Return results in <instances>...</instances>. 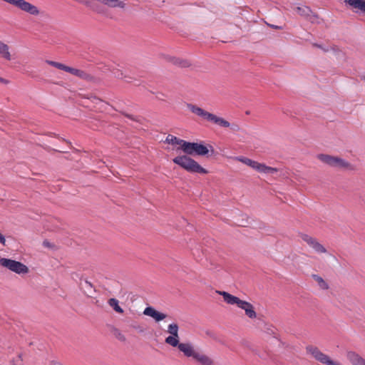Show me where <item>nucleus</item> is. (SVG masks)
<instances>
[{
	"instance_id": "1",
	"label": "nucleus",
	"mask_w": 365,
	"mask_h": 365,
	"mask_svg": "<svg viewBox=\"0 0 365 365\" xmlns=\"http://www.w3.org/2000/svg\"><path fill=\"white\" fill-rule=\"evenodd\" d=\"M185 155H178L173 159L175 164L179 165L186 171L192 173L207 174L208 171L202 168L197 161L189 155L205 156L214 153V148L211 145L191 143L186 141L182 150Z\"/></svg>"
},
{
	"instance_id": "2",
	"label": "nucleus",
	"mask_w": 365,
	"mask_h": 365,
	"mask_svg": "<svg viewBox=\"0 0 365 365\" xmlns=\"http://www.w3.org/2000/svg\"><path fill=\"white\" fill-rule=\"evenodd\" d=\"M187 108L190 110V112L195 114L196 115L201 117L207 121L212 122L220 127L231 128L234 130H237L239 129L238 125H231L230 123L227 120L209 113L195 104L188 103L187 105Z\"/></svg>"
},
{
	"instance_id": "3",
	"label": "nucleus",
	"mask_w": 365,
	"mask_h": 365,
	"mask_svg": "<svg viewBox=\"0 0 365 365\" xmlns=\"http://www.w3.org/2000/svg\"><path fill=\"white\" fill-rule=\"evenodd\" d=\"M217 293L222 296L224 301L228 304H236L239 308L243 309L246 316L250 319H252L257 317V313L251 303L242 300L240 298L224 291H219Z\"/></svg>"
},
{
	"instance_id": "4",
	"label": "nucleus",
	"mask_w": 365,
	"mask_h": 365,
	"mask_svg": "<svg viewBox=\"0 0 365 365\" xmlns=\"http://www.w3.org/2000/svg\"><path fill=\"white\" fill-rule=\"evenodd\" d=\"M179 350L187 357H192L201 365H213L214 361L209 356L196 350L191 344H180Z\"/></svg>"
},
{
	"instance_id": "5",
	"label": "nucleus",
	"mask_w": 365,
	"mask_h": 365,
	"mask_svg": "<svg viewBox=\"0 0 365 365\" xmlns=\"http://www.w3.org/2000/svg\"><path fill=\"white\" fill-rule=\"evenodd\" d=\"M317 159L323 163L338 170L350 171L354 170V167L351 163L338 156L327 154H319L317 155Z\"/></svg>"
},
{
	"instance_id": "6",
	"label": "nucleus",
	"mask_w": 365,
	"mask_h": 365,
	"mask_svg": "<svg viewBox=\"0 0 365 365\" xmlns=\"http://www.w3.org/2000/svg\"><path fill=\"white\" fill-rule=\"evenodd\" d=\"M232 159L247 165L260 173L274 174L278 172V169L276 168L267 166L264 163H261L243 156L234 157Z\"/></svg>"
},
{
	"instance_id": "7",
	"label": "nucleus",
	"mask_w": 365,
	"mask_h": 365,
	"mask_svg": "<svg viewBox=\"0 0 365 365\" xmlns=\"http://www.w3.org/2000/svg\"><path fill=\"white\" fill-rule=\"evenodd\" d=\"M0 266L18 274H26L29 272V267L21 262L0 257Z\"/></svg>"
},
{
	"instance_id": "8",
	"label": "nucleus",
	"mask_w": 365,
	"mask_h": 365,
	"mask_svg": "<svg viewBox=\"0 0 365 365\" xmlns=\"http://www.w3.org/2000/svg\"><path fill=\"white\" fill-rule=\"evenodd\" d=\"M307 354L316 361L325 365H341L339 362L332 360L328 355L323 353L318 347L309 345L306 347Z\"/></svg>"
},
{
	"instance_id": "9",
	"label": "nucleus",
	"mask_w": 365,
	"mask_h": 365,
	"mask_svg": "<svg viewBox=\"0 0 365 365\" xmlns=\"http://www.w3.org/2000/svg\"><path fill=\"white\" fill-rule=\"evenodd\" d=\"M291 8L296 14L301 16L306 20L312 23L319 22L317 15L313 13L309 7L301 4H293L291 6Z\"/></svg>"
},
{
	"instance_id": "10",
	"label": "nucleus",
	"mask_w": 365,
	"mask_h": 365,
	"mask_svg": "<svg viewBox=\"0 0 365 365\" xmlns=\"http://www.w3.org/2000/svg\"><path fill=\"white\" fill-rule=\"evenodd\" d=\"M178 330L179 328L177 324L173 323L169 324L167 331L170 334V335L166 337L165 341L166 344L170 345L171 346H178L179 349V346H180L181 343L179 342Z\"/></svg>"
},
{
	"instance_id": "11",
	"label": "nucleus",
	"mask_w": 365,
	"mask_h": 365,
	"mask_svg": "<svg viewBox=\"0 0 365 365\" xmlns=\"http://www.w3.org/2000/svg\"><path fill=\"white\" fill-rule=\"evenodd\" d=\"M301 239L312 247L317 253H326L327 249L314 237L307 234H301Z\"/></svg>"
},
{
	"instance_id": "12",
	"label": "nucleus",
	"mask_w": 365,
	"mask_h": 365,
	"mask_svg": "<svg viewBox=\"0 0 365 365\" xmlns=\"http://www.w3.org/2000/svg\"><path fill=\"white\" fill-rule=\"evenodd\" d=\"M164 58L165 61L170 63V66L175 67H181V68H188L190 66H195V65L192 64L190 61L187 59H183L180 58L170 56H164Z\"/></svg>"
},
{
	"instance_id": "13",
	"label": "nucleus",
	"mask_w": 365,
	"mask_h": 365,
	"mask_svg": "<svg viewBox=\"0 0 365 365\" xmlns=\"http://www.w3.org/2000/svg\"><path fill=\"white\" fill-rule=\"evenodd\" d=\"M143 314L152 317L157 322L165 319L167 317L165 314L157 311L152 307H146L143 311Z\"/></svg>"
},
{
	"instance_id": "14",
	"label": "nucleus",
	"mask_w": 365,
	"mask_h": 365,
	"mask_svg": "<svg viewBox=\"0 0 365 365\" xmlns=\"http://www.w3.org/2000/svg\"><path fill=\"white\" fill-rule=\"evenodd\" d=\"M346 356L352 365H365V359L354 351H347Z\"/></svg>"
},
{
	"instance_id": "15",
	"label": "nucleus",
	"mask_w": 365,
	"mask_h": 365,
	"mask_svg": "<svg viewBox=\"0 0 365 365\" xmlns=\"http://www.w3.org/2000/svg\"><path fill=\"white\" fill-rule=\"evenodd\" d=\"M314 46H317L322 49L324 52H331L339 60H342L344 58V53L336 46H327L325 48L321 45L317 44H314Z\"/></svg>"
},
{
	"instance_id": "16",
	"label": "nucleus",
	"mask_w": 365,
	"mask_h": 365,
	"mask_svg": "<svg viewBox=\"0 0 365 365\" xmlns=\"http://www.w3.org/2000/svg\"><path fill=\"white\" fill-rule=\"evenodd\" d=\"M0 57L7 61H12L14 59L9 45L1 41H0Z\"/></svg>"
},
{
	"instance_id": "17",
	"label": "nucleus",
	"mask_w": 365,
	"mask_h": 365,
	"mask_svg": "<svg viewBox=\"0 0 365 365\" xmlns=\"http://www.w3.org/2000/svg\"><path fill=\"white\" fill-rule=\"evenodd\" d=\"M186 140L178 138L177 137L173 135H168L166 137L165 143L171 145H178L180 147L179 148L183 150L184 148V143H185Z\"/></svg>"
},
{
	"instance_id": "18",
	"label": "nucleus",
	"mask_w": 365,
	"mask_h": 365,
	"mask_svg": "<svg viewBox=\"0 0 365 365\" xmlns=\"http://www.w3.org/2000/svg\"><path fill=\"white\" fill-rule=\"evenodd\" d=\"M346 2L353 8L357 9L365 14V0H348Z\"/></svg>"
},
{
	"instance_id": "19",
	"label": "nucleus",
	"mask_w": 365,
	"mask_h": 365,
	"mask_svg": "<svg viewBox=\"0 0 365 365\" xmlns=\"http://www.w3.org/2000/svg\"><path fill=\"white\" fill-rule=\"evenodd\" d=\"M115 76L126 82H130L133 78L132 77V70H118V73Z\"/></svg>"
},
{
	"instance_id": "20",
	"label": "nucleus",
	"mask_w": 365,
	"mask_h": 365,
	"mask_svg": "<svg viewBox=\"0 0 365 365\" xmlns=\"http://www.w3.org/2000/svg\"><path fill=\"white\" fill-rule=\"evenodd\" d=\"M66 72L71 73V75L78 76L79 78L91 80V77L89 74H88L85 70H65Z\"/></svg>"
},
{
	"instance_id": "21",
	"label": "nucleus",
	"mask_w": 365,
	"mask_h": 365,
	"mask_svg": "<svg viewBox=\"0 0 365 365\" xmlns=\"http://www.w3.org/2000/svg\"><path fill=\"white\" fill-rule=\"evenodd\" d=\"M108 304L117 313H123V309L119 306V302L115 298H110L108 301Z\"/></svg>"
},
{
	"instance_id": "22",
	"label": "nucleus",
	"mask_w": 365,
	"mask_h": 365,
	"mask_svg": "<svg viewBox=\"0 0 365 365\" xmlns=\"http://www.w3.org/2000/svg\"><path fill=\"white\" fill-rule=\"evenodd\" d=\"M312 278L317 283V284L320 289L325 290L329 288L328 284L320 276L317 275V274H313Z\"/></svg>"
},
{
	"instance_id": "23",
	"label": "nucleus",
	"mask_w": 365,
	"mask_h": 365,
	"mask_svg": "<svg viewBox=\"0 0 365 365\" xmlns=\"http://www.w3.org/2000/svg\"><path fill=\"white\" fill-rule=\"evenodd\" d=\"M45 63L46 64L44 65V66H52L56 68H71L69 66H65L62 63L53 61H46Z\"/></svg>"
},
{
	"instance_id": "24",
	"label": "nucleus",
	"mask_w": 365,
	"mask_h": 365,
	"mask_svg": "<svg viewBox=\"0 0 365 365\" xmlns=\"http://www.w3.org/2000/svg\"><path fill=\"white\" fill-rule=\"evenodd\" d=\"M13 365H22V359H21V355H19L17 356L16 361L15 363H14Z\"/></svg>"
},
{
	"instance_id": "25",
	"label": "nucleus",
	"mask_w": 365,
	"mask_h": 365,
	"mask_svg": "<svg viewBox=\"0 0 365 365\" xmlns=\"http://www.w3.org/2000/svg\"><path fill=\"white\" fill-rule=\"evenodd\" d=\"M0 243L4 246L6 245L5 237L1 233H0Z\"/></svg>"
},
{
	"instance_id": "26",
	"label": "nucleus",
	"mask_w": 365,
	"mask_h": 365,
	"mask_svg": "<svg viewBox=\"0 0 365 365\" xmlns=\"http://www.w3.org/2000/svg\"><path fill=\"white\" fill-rule=\"evenodd\" d=\"M0 83L7 84L9 83V81L4 78L0 77Z\"/></svg>"
},
{
	"instance_id": "27",
	"label": "nucleus",
	"mask_w": 365,
	"mask_h": 365,
	"mask_svg": "<svg viewBox=\"0 0 365 365\" xmlns=\"http://www.w3.org/2000/svg\"><path fill=\"white\" fill-rule=\"evenodd\" d=\"M361 201L364 205H365V195H363L360 197Z\"/></svg>"
},
{
	"instance_id": "28",
	"label": "nucleus",
	"mask_w": 365,
	"mask_h": 365,
	"mask_svg": "<svg viewBox=\"0 0 365 365\" xmlns=\"http://www.w3.org/2000/svg\"><path fill=\"white\" fill-rule=\"evenodd\" d=\"M156 98H158V99H159V100H162L161 96H156Z\"/></svg>"
},
{
	"instance_id": "29",
	"label": "nucleus",
	"mask_w": 365,
	"mask_h": 365,
	"mask_svg": "<svg viewBox=\"0 0 365 365\" xmlns=\"http://www.w3.org/2000/svg\"><path fill=\"white\" fill-rule=\"evenodd\" d=\"M86 283L88 284V285H91V284L88 281H86Z\"/></svg>"
},
{
	"instance_id": "30",
	"label": "nucleus",
	"mask_w": 365,
	"mask_h": 365,
	"mask_svg": "<svg viewBox=\"0 0 365 365\" xmlns=\"http://www.w3.org/2000/svg\"><path fill=\"white\" fill-rule=\"evenodd\" d=\"M364 81H365V76L364 77Z\"/></svg>"
}]
</instances>
